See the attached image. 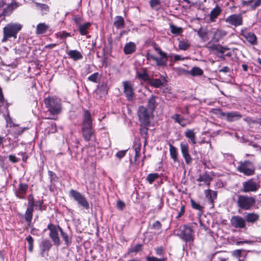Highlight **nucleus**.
Wrapping results in <instances>:
<instances>
[{"label": "nucleus", "instance_id": "nucleus-1", "mask_svg": "<svg viewBox=\"0 0 261 261\" xmlns=\"http://www.w3.org/2000/svg\"><path fill=\"white\" fill-rule=\"evenodd\" d=\"M44 104L52 115H57L61 111L60 100L56 97H48L44 99Z\"/></svg>", "mask_w": 261, "mask_h": 261}, {"label": "nucleus", "instance_id": "nucleus-2", "mask_svg": "<svg viewBox=\"0 0 261 261\" xmlns=\"http://www.w3.org/2000/svg\"><path fill=\"white\" fill-rule=\"evenodd\" d=\"M22 25L19 23H10L3 29L4 37L2 42H6L9 38H16L18 32L21 29Z\"/></svg>", "mask_w": 261, "mask_h": 261}, {"label": "nucleus", "instance_id": "nucleus-3", "mask_svg": "<svg viewBox=\"0 0 261 261\" xmlns=\"http://www.w3.org/2000/svg\"><path fill=\"white\" fill-rule=\"evenodd\" d=\"M255 203V199L253 197L243 195H238L237 206L242 210H250L254 205Z\"/></svg>", "mask_w": 261, "mask_h": 261}, {"label": "nucleus", "instance_id": "nucleus-4", "mask_svg": "<svg viewBox=\"0 0 261 261\" xmlns=\"http://www.w3.org/2000/svg\"><path fill=\"white\" fill-rule=\"evenodd\" d=\"M177 236L186 243H192L194 239V231L191 227L184 225L179 227Z\"/></svg>", "mask_w": 261, "mask_h": 261}, {"label": "nucleus", "instance_id": "nucleus-5", "mask_svg": "<svg viewBox=\"0 0 261 261\" xmlns=\"http://www.w3.org/2000/svg\"><path fill=\"white\" fill-rule=\"evenodd\" d=\"M237 170L246 176H251L255 173V167L251 162L246 160L239 163Z\"/></svg>", "mask_w": 261, "mask_h": 261}, {"label": "nucleus", "instance_id": "nucleus-6", "mask_svg": "<svg viewBox=\"0 0 261 261\" xmlns=\"http://www.w3.org/2000/svg\"><path fill=\"white\" fill-rule=\"evenodd\" d=\"M153 112H150L143 106L139 107L138 110V116L139 121L142 125L149 126L150 124V117Z\"/></svg>", "mask_w": 261, "mask_h": 261}, {"label": "nucleus", "instance_id": "nucleus-7", "mask_svg": "<svg viewBox=\"0 0 261 261\" xmlns=\"http://www.w3.org/2000/svg\"><path fill=\"white\" fill-rule=\"evenodd\" d=\"M69 196L72 197L80 206L83 207L86 210L89 209V203L87 199L84 195L80 192L75 190L71 189L69 192Z\"/></svg>", "mask_w": 261, "mask_h": 261}, {"label": "nucleus", "instance_id": "nucleus-8", "mask_svg": "<svg viewBox=\"0 0 261 261\" xmlns=\"http://www.w3.org/2000/svg\"><path fill=\"white\" fill-rule=\"evenodd\" d=\"M260 182L254 178L242 183V191L244 193L255 192L260 188Z\"/></svg>", "mask_w": 261, "mask_h": 261}, {"label": "nucleus", "instance_id": "nucleus-9", "mask_svg": "<svg viewBox=\"0 0 261 261\" xmlns=\"http://www.w3.org/2000/svg\"><path fill=\"white\" fill-rule=\"evenodd\" d=\"M124 93L127 100L133 101L135 99L136 96L134 92L133 84L128 81H123L122 83Z\"/></svg>", "mask_w": 261, "mask_h": 261}, {"label": "nucleus", "instance_id": "nucleus-10", "mask_svg": "<svg viewBox=\"0 0 261 261\" xmlns=\"http://www.w3.org/2000/svg\"><path fill=\"white\" fill-rule=\"evenodd\" d=\"M47 228L49 230V237L53 241L54 244L56 246H59L61 244V241L58 234V226L50 223L47 226Z\"/></svg>", "mask_w": 261, "mask_h": 261}, {"label": "nucleus", "instance_id": "nucleus-11", "mask_svg": "<svg viewBox=\"0 0 261 261\" xmlns=\"http://www.w3.org/2000/svg\"><path fill=\"white\" fill-rule=\"evenodd\" d=\"M225 21L229 25L238 27L243 24V18L241 14H231L225 19Z\"/></svg>", "mask_w": 261, "mask_h": 261}, {"label": "nucleus", "instance_id": "nucleus-12", "mask_svg": "<svg viewBox=\"0 0 261 261\" xmlns=\"http://www.w3.org/2000/svg\"><path fill=\"white\" fill-rule=\"evenodd\" d=\"M231 226L236 228L243 229L246 227V220L240 216H233L230 219Z\"/></svg>", "mask_w": 261, "mask_h": 261}, {"label": "nucleus", "instance_id": "nucleus-13", "mask_svg": "<svg viewBox=\"0 0 261 261\" xmlns=\"http://www.w3.org/2000/svg\"><path fill=\"white\" fill-rule=\"evenodd\" d=\"M82 135L84 140L86 141L95 139V131L92 128V126H82Z\"/></svg>", "mask_w": 261, "mask_h": 261}, {"label": "nucleus", "instance_id": "nucleus-14", "mask_svg": "<svg viewBox=\"0 0 261 261\" xmlns=\"http://www.w3.org/2000/svg\"><path fill=\"white\" fill-rule=\"evenodd\" d=\"M241 35L251 44H257L256 36L253 33L248 32L246 29H245L241 30Z\"/></svg>", "mask_w": 261, "mask_h": 261}, {"label": "nucleus", "instance_id": "nucleus-15", "mask_svg": "<svg viewBox=\"0 0 261 261\" xmlns=\"http://www.w3.org/2000/svg\"><path fill=\"white\" fill-rule=\"evenodd\" d=\"M52 246V244L49 240H44L39 245L40 250V254L42 257L48 255V252Z\"/></svg>", "mask_w": 261, "mask_h": 261}, {"label": "nucleus", "instance_id": "nucleus-16", "mask_svg": "<svg viewBox=\"0 0 261 261\" xmlns=\"http://www.w3.org/2000/svg\"><path fill=\"white\" fill-rule=\"evenodd\" d=\"M180 147L182 155L185 159L186 163L189 165L191 163L192 159L189 152L188 145L184 143H181Z\"/></svg>", "mask_w": 261, "mask_h": 261}, {"label": "nucleus", "instance_id": "nucleus-17", "mask_svg": "<svg viewBox=\"0 0 261 261\" xmlns=\"http://www.w3.org/2000/svg\"><path fill=\"white\" fill-rule=\"evenodd\" d=\"M28 189V185L25 183H19L17 189L15 191L17 197L19 199L24 198V195Z\"/></svg>", "mask_w": 261, "mask_h": 261}, {"label": "nucleus", "instance_id": "nucleus-18", "mask_svg": "<svg viewBox=\"0 0 261 261\" xmlns=\"http://www.w3.org/2000/svg\"><path fill=\"white\" fill-rule=\"evenodd\" d=\"M242 117V115L239 112L232 111L225 113L224 118H225L227 121L229 122H233L240 119Z\"/></svg>", "mask_w": 261, "mask_h": 261}, {"label": "nucleus", "instance_id": "nucleus-19", "mask_svg": "<svg viewBox=\"0 0 261 261\" xmlns=\"http://www.w3.org/2000/svg\"><path fill=\"white\" fill-rule=\"evenodd\" d=\"M156 98L157 96L152 95L151 97L148 99L147 104L146 108L150 112H153V111L156 109L157 106V102L156 101Z\"/></svg>", "mask_w": 261, "mask_h": 261}, {"label": "nucleus", "instance_id": "nucleus-20", "mask_svg": "<svg viewBox=\"0 0 261 261\" xmlns=\"http://www.w3.org/2000/svg\"><path fill=\"white\" fill-rule=\"evenodd\" d=\"M242 4L243 6L249 7L251 10H255L261 6V0L243 1Z\"/></svg>", "mask_w": 261, "mask_h": 261}, {"label": "nucleus", "instance_id": "nucleus-21", "mask_svg": "<svg viewBox=\"0 0 261 261\" xmlns=\"http://www.w3.org/2000/svg\"><path fill=\"white\" fill-rule=\"evenodd\" d=\"M206 198L211 204H213L215 200L217 199V193L216 191L207 189L204 191Z\"/></svg>", "mask_w": 261, "mask_h": 261}, {"label": "nucleus", "instance_id": "nucleus-22", "mask_svg": "<svg viewBox=\"0 0 261 261\" xmlns=\"http://www.w3.org/2000/svg\"><path fill=\"white\" fill-rule=\"evenodd\" d=\"M20 6L19 4L14 2L9 4L3 11V14L4 16L9 15L12 12Z\"/></svg>", "mask_w": 261, "mask_h": 261}, {"label": "nucleus", "instance_id": "nucleus-23", "mask_svg": "<svg viewBox=\"0 0 261 261\" xmlns=\"http://www.w3.org/2000/svg\"><path fill=\"white\" fill-rule=\"evenodd\" d=\"M222 10L221 8L217 5L210 12L209 15V20L211 22H215L218 16L221 13Z\"/></svg>", "mask_w": 261, "mask_h": 261}, {"label": "nucleus", "instance_id": "nucleus-24", "mask_svg": "<svg viewBox=\"0 0 261 261\" xmlns=\"http://www.w3.org/2000/svg\"><path fill=\"white\" fill-rule=\"evenodd\" d=\"M227 35V32L223 30L217 29L214 33L213 40L214 42H218Z\"/></svg>", "mask_w": 261, "mask_h": 261}, {"label": "nucleus", "instance_id": "nucleus-25", "mask_svg": "<svg viewBox=\"0 0 261 261\" xmlns=\"http://www.w3.org/2000/svg\"><path fill=\"white\" fill-rule=\"evenodd\" d=\"M92 126L91 116L90 113L87 110L84 113L82 126Z\"/></svg>", "mask_w": 261, "mask_h": 261}, {"label": "nucleus", "instance_id": "nucleus-26", "mask_svg": "<svg viewBox=\"0 0 261 261\" xmlns=\"http://www.w3.org/2000/svg\"><path fill=\"white\" fill-rule=\"evenodd\" d=\"M137 77L144 82H149L150 77L148 74L147 73V70L145 68H142L139 71H137Z\"/></svg>", "mask_w": 261, "mask_h": 261}, {"label": "nucleus", "instance_id": "nucleus-27", "mask_svg": "<svg viewBox=\"0 0 261 261\" xmlns=\"http://www.w3.org/2000/svg\"><path fill=\"white\" fill-rule=\"evenodd\" d=\"M36 5L37 9L40 11L42 15L46 14L49 11V7L45 4L39 3L33 1Z\"/></svg>", "mask_w": 261, "mask_h": 261}, {"label": "nucleus", "instance_id": "nucleus-28", "mask_svg": "<svg viewBox=\"0 0 261 261\" xmlns=\"http://www.w3.org/2000/svg\"><path fill=\"white\" fill-rule=\"evenodd\" d=\"M259 219V215L254 213H248L245 216V220L246 222L254 223Z\"/></svg>", "mask_w": 261, "mask_h": 261}, {"label": "nucleus", "instance_id": "nucleus-29", "mask_svg": "<svg viewBox=\"0 0 261 261\" xmlns=\"http://www.w3.org/2000/svg\"><path fill=\"white\" fill-rule=\"evenodd\" d=\"M136 44L133 42H129L124 47V52L126 55L131 54L136 50Z\"/></svg>", "mask_w": 261, "mask_h": 261}, {"label": "nucleus", "instance_id": "nucleus-30", "mask_svg": "<svg viewBox=\"0 0 261 261\" xmlns=\"http://www.w3.org/2000/svg\"><path fill=\"white\" fill-rule=\"evenodd\" d=\"M67 54L68 56L74 61H77L83 58L82 54L77 50H70Z\"/></svg>", "mask_w": 261, "mask_h": 261}, {"label": "nucleus", "instance_id": "nucleus-31", "mask_svg": "<svg viewBox=\"0 0 261 261\" xmlns=\"http://www.w3.org/2000/svg\"><path fill=\"white\" fill-rule=\"evenodd\" d=\"M114 25L117 29H120L124 27V20L122 16H117L115 17Z\"/></svg>", "mask_w": 261, "mask_h": 261}, {"label": "nucleus", "instance_id": "nucleus-32", "mask_svg": "<svg viewBox=\"0 0 261 261\" xmlns=\"http://www.w3.org/2000/svg\"><path fill=\"white\" fill-rule=\"evenodd\" d=\"M168 56L166 53L165 55L160 56V57H156L155 62L156 65L159 66H165L167 65Z\"/></svg>", "mask_w": 261, "mask_h": 261}, {"label": "nucleus", "instance_id": "nucleus-33", "mask_svg": "<svg viewBox=\"0 0 261 261\" xmlns=\"http://www.w3.org/2000/svg\"><path fill=\"white\" fill-rule=\"evenodd\" d=\"M185 136L186 138L191 140L193 144H195L196 143L195 133L194 132V129H187L185 132Z\"/></svg>", "mask_w": 261, "mask_h": 261}, {"label": "nucleus", "instance_id": "nucleus-34", "mask_svg": "<svg viewBox=\"0 0 261 261\" xmlns=\"http://www.w3.org/2000/svg\"><path fill=\"white\" fill-rule=\"evenodd\" d=\"M212 180V178L207 173L200 174L197 180L199 182L203 181L206 185L209 187L210 181Z\"/></svg>", "mask_w": 261, "mask_h": 261}, {"label": "nucleus", "instance_id": "nucleus-35", "mask_svg": "<svg viewBox=\"0 0 261 261\" xmlns=\"http://www.w3.org/2000/svg\"><path fill=\"white\" fill-rule=\"evenodd\" d=\"M164 82L159 79H150L148 84L156 88H161L163 86Z\"/></svg>", "mask_w": 261, "mask_h": 261}, {"label": "nucleus", "instance_id": "nucleus-36", "mask_svg": "<svg viewBox=\"0 0 261 261\" xmlns=\"http://www.w3.org/2000/svg\"><path fill=\"white\" fill-rule=\"evenodd\" d=\"M171 118L175 122L178 123L182 126H185L187 124V120L179 114H176L172 116Z\"/></svg>", "mask_w": 261, "mask_h": 261}, {"label": "nucleus", "instance_id": "nucleus-37", "mask_svg": "<svg viewBox=\"0 0 261 261\" xmlns=\"http://www.w3.org/2000/svg\"><path fill=\"white\" fill-rule=\"evenodd\" d=\"M49 28V25H46L45 23H40L36 27V34H44Z\"/></svg>", "mask_w": 261, "mask_h": 261}, {"label": "nucleus", "instance_id": "nucleus-38", "mask_svg": "<svg viewBox=\"0 0 261 261\" xmlns=\"http://www.w3.org/2000/svg\"><path fill=\"white\" fill-rule=\"evenodd\" d=\"M59 231L60 232L63 239L65 241V243L67 246H69L71 243V239L69 237L68 234L65 232L62 228L58 226Z\"/></svg>", "mask_w": 261, "mask_h": 261}, {"label": "nucleus", "instance_id": "nucleus-39", "mask_svg": "<svg viewBox=\"0 0 261 261\" xmlns=\"http://www.w3.org/2000/svg\"><path fill=\"white\" fill-rule=\"evenodd\" d=\"M169 151L171 158L173 160L174 162L177 161L178 152L177 148L172 144H169Z\"/></svg>", "mask_w": 261, "mask_h": 261}, {"label": "nucleus", "instance_id": "nucleus-40", "mask_svg": "<svg viewBox=\"0 0 261 261\" xmlns=\"http://www.w3.org/2000/svg\"><path fill=\"white\" fill-rule=\"evenodd\" d=\"M34 208L28 207L24 215V218L25 221L32 220Z\"/></svg>", "mask_w": 261, "mask_h": 261}, {"label": "nucleus", "instance_id": "nucleus-41", "mask_svg": "<svg viewBox=\"0 0 261 261\" xmlns=\"http://www.w3.org/2000/svg\"><path fill=\"white\" fill-rule=\"evenodd\" d=\"M192 76H199L203 74V70L198 67H194L189 72Z\"/></svg>", "mask_w": 261, "mask_h": 261}, {"label": "nucleus", "instance_id": "nucleus-42", "mask_svg": "<svg viewBox=\"0 0 261 261\" xmlns=\"http://www.w3.org/2000/svg\"><path fill=\"white\" fill-rule=\"evenodd\" d=\"M90 25V23H86L79 26V31L82 35H85L88 33V29Z\"/></svg>", "mask_w": 261, "mask_h": 261}, {"label": "nucleus", "instance_id": "nucleus-43", "mask_svg": "<svg viewBox=\"0 0 261 261\" xmlns=\"http://www.w3.org/2000/svg\"><path fill=\"white\" fill-rule=\"evenodd\" d=\"M190 46V43L188 40H182L179 42L178 47L180 49L186 50Z\"/></svg>", "mask_w": 261, "mask_h": 261}, {"label": "nucleus", "instance_id": "nucleus-44", "mask_svg": "<svg viewBox=\"0 0 261 261\" xmlns=\"http://www.w3.org/2000/svg\"><path fill=\"white\" fill-rule=\"evenodd\" d=\"M171 32L175 35H179L182 32V29L181 27H177L172 24L170 25Z\"/></svg>", "mask_w": 261, "mask_h": 261}, {"label": "nucleus", "instance_id": "nucleus-45", "mask_svg": "<svg viewBox=\"0 0 261 261\" xmlns=\"http://www.w3.org/2000/svg\"><path fill=\"white\" fill-rule=\"evenodd\" d=\"M190 202L191 206L193 208L196 210H198L200 212V213H202L203 212V207L202 206H201L199 203L195 202L192 199H191Z\"/></svg>", "mask_w": 261, "mask_h": 261}, {"label": "nucleus", "instance_id": "nucleus-46", "mask_svg": "<svg viewBox=\"0 0 261 261\" xmlns=\"http://www.w3.org/2000/svg\"><path fill=\"white\" fill-rule=\"evenodd\" d=\"M159 177V175L156 173H150L147 175V176L146 177V180L150 184H152L154 181H155L157 178H158Z\"/></svg>", "mask_w": 261, "mask_h": 261}, {"label": "nucleus", "instance_id": "nucleus-47", "mask_svg": "<svg viewBox=\"0 0 261 261\" xmlns=\"http://www.w3.org/2000/svg\"><path fill=\"white\" fill-rule=\"evenodd\" d=\"M43 203V200L36 201L34 202V206L36 207V208L38 207V210L41 211L45 210L46 209V206L45 205H42Z\"/></svg>", "mask_w": 261, "mask_h": 261}, {"label": "nucleus", "instance_id": "nucleus-48", "mask_svg": "<svg viewBox=\"0 0 261 261\" xmlns=\"http://www.w3.org/2000/svg\"><path fill=\"white\" fill-rule=\"evenodd\" d=\"M26 240L29 244V251L32 252L34 248V239L31 236H29L26 238Z\"/></svg>", "mask_w": 261, "mask_h": 261}, {"label": "nucleus", "instance_id": "nucleus-49", "mask_svg": "<svg viewBox=\"0 0 261 261\" xmlns=\"http://www.w3.org/2000/svg\"><path fill=\"white\" fill-rule=\"evenodd\" d=\"M211 112L219 118H223L224 117L225 112H223L220 109H213L211 110Z\"/></svg>", "mask_w": 261, "mask_h": 261}, {"label": "nucleus", "instance_id": "nucleus-50", "mask_svg": "<svg viewBox=\"0 0 261 261\" xmlns=\"http://www.w3.org/2000/svg\"><path fill=\"white\" fill-rule=\"evenodd\" d=\"M149 126L146 125H141V127L140 128V132L141 135L145 138L146 139L147 137V133H148V127Z\"/></svg>", "mask_w": 261, "mask_h": 261}, {"label": "nucleus", "instance_id": "nucleus-51", "mask_svg": "<svg viewBox=\"0 0 261 261\" xmlns=\"http://www.w3.org/2000/svg\"><path fill=\"white\" fill-rule=\"evenodd\" d=\"M99 76L98 72H95L92 75H90L88 79L89 81L95 83H98V78Z\"/></svg>", "mask_w": 261, "mask_h": 261}, {"label": "nucleus", "instance_id": "nucleus-52", "mask_svg": "<svg viewBox=\"0 0 261 261\" xmlns=\"http://www.w3.org/2000/svg\"><path fill=\"white\" fill-rule=\"evenodd\" d=\"M211 48L212 49L215 50L217 52L218 54H221L222 56H223V55L224 54V53L225 51V49L224 48H223L221 46L218 47L215 45L211 46Z\"/></svg>", "mask_w": 261, "mask_h": 261}, {"label": "nucleus", "instance_id": "nucleus-53", "mask_svg": "<svg viewBox=\"0 0 261 261\" xmlns=\"http://www.w3.org/2000/svg\"><path fill=\"white\" fill-rule=\"evenodd\" d=\"M146 259L147 261H166V258L164 257L157 258L154 256H147Z\"/></svg>", "mask_w": 261, "mask_h": 261}, {"label": "nucleus", "instance_id": "nucleus-54", "mask_svg": "<svg viewBox=\"0 0 261 261\" xmlns=\"http://www.w3.org/2000/svg\"><path fill=\"white\" fill-rule=\"evenodd\" d=\"M162 228V224L158 220L155 221L151 227V229H154L157 230H159Z\"/></svg>", "mask_w": 261, "mask_h": 261}, {"label": "nucleus", "instance_id": "nucleus-55", "mask_svg": "<svg viewBox=\"0 0 261 261\" xmlns=\"http://www.w3.org/2000/svg\"><path fill=\"white\" fill-rule=\"evenodd\" d=\"M34 198L32 195H30L28 197V206L29 207H34Z\"/></svg>", "mask_w": 261, "mask_h": 261}, {"label": "nucleus", "instance_id": "nucleus-56", "mask_svg": "<svg viewBox=\"0 0 261 261\" xmlns=\"http://www.w3.org/2000/svg\"><path fill=\"white\" fill-rule=\"evenodd\" d=\"M140 150H141V145H138L135 148V160L136 161L140 155Z\"/></svg>", "mask_w": 261, "mask_h": 261}, {"label": "nucleus", "instance_id": "nucleus-57", "mask_svg": "<svg viewBox=\"0 0 261 261\" xmlns=\"http://www.w3.org/2000/svg\"><path fill=\"white\" fill-rule=\"evenodd\" d=\"M48 174L50 177V182L53 183L56 180V179L57 178V175L54 172H53L51 171H48Z\"/></svg>", "mask_w": 261, "mask_h": 261}, {"label": "nucleus", "instance_id": "nucleus-58", "mask_svg": "<svg viewBox=\"0 0 261 261\" xmlns=\"http://www.w3.org/2000/svg\"><path fill=\"white\" fill-rule=\"evenodd\" d=\"M126 151H127V150H123L119 151L116 154V156L119 159H121L125 155Z\"/></svg>", "mask_w": 261, "mask_h": 261}, {"label": "nucleus", "instance_id": "nucleus-59", "mask_svg": "<svg viewBox=\"0 0 261 261\" xmlns=\"http://www.w3.org/2000/svg\"><path fill=\"white\" fill-rule=\"evenodd\" d=\"M155 251L156 254L159 256L162 255L164 253V249L162 246L155 248Z\"/></svg>", "mask_w": 261, "mask_h": 261}, {"label": "nucleus", "instance_id": "nucleus-60", "mask_svg": "<svg viewBox=\"0 0 261 261\" xmlns=\"http://www.w3.org/2000/svg\"><path fill=\"white\" fill-rule=\"evenodd\" d=\"M153 47H154V49H155V50H156L158 53V54L160 56H164L165 55L166 53L163 51L162 50V49H161V48L156 44H154Z\"/></svg>", "mask_w": 261, "mask_h": 261}, {"label": "nucleus", "instance_id": "nucleus-61", "mask_svg": "<svg viewBox=\"0 0 261 261\" xmlns=\"http://www.w3.org/2000/svg\"><path fill=\"white\" fill-rule=\"evenodd\" d=\"M160 0H150L149 2L150 6L152 8L160 5Z\"/></svg>", "mask_w": 261, "mask_h": 261}, {"label": "nucleus", "instance_id": "nucleus-62", "mask_svg": "<svg viewBox=\"0 0 261 261\" xmlns=\"http://www.w3.org/2000/svg\"><path fill=\"white\" fill-rule=\"evenodd\" d=\"M185 205L181 204L180 211L176 216V218L178 219L180 218L185 213Z\"/></svg>", "mask_w": 261, "mask_h": 261}, {"label": "nucleus", "instance_id": "nucleus-63", "mask_svg": "<svg viewBox=\"0 0 261 261\" xmlns=\"http://www.w3.org/2000/svg\"><path fill=\"white\" fill-rule=\"evenodd\" d=\"M198 35L200 38H203L206 35V33L202 28H200L198 31Z\"/></svg>", "mask_w": 261, "mask_h": 261}, {"label": "nucleus", "instance_id": "nucleus-64", "mask_svg": "<svg viewBox=\"0 0 261 261\" xmlns=\"http://www.w3.org/2000/svg\"><path fill=\"white\" fill-rule=\"evenodd\" d=\"M125 205L123 202L118 200L117 202V208L120 210H122L125 207Z\"/></svg>", "mask_w": 261, "mask_h": 261}]
</instances>
